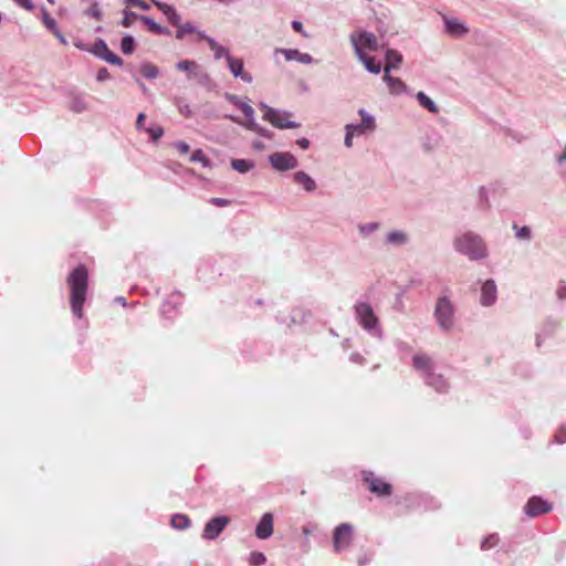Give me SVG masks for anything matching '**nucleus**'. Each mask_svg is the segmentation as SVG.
I'll list each match as a JSON object with an SVG mask.
<instances>
[{
	"mask_svg": "<svg viewBox=\"0 0 566 566\" xmlns=\"http://www.w3.org/2000/svg\"><path fill=\"white\" fill-rule=\"evenodd\" d=\"M412 368L424 385L433 391L440 395L449 392L450 381L432 356L422 352L415 354L412 356Z\"/></svg>",
	"mask_w": 566,
	"mask_h": 566,
	"instance_id": "f257e3e1",
	"label": "nucleus"
},
{
	"mask_svg": "<svg viewBox=\"0 0 566 566\" xmlns=\"http://www.w3.org/2000/svg\"><path fill=\"white\" fill-rule=\"evenodd\" d=\"M70 289L71 313L76 319L84 318V304L88 293V271L85 265L78 264L66 277Z\"/></svg>",
	"mask_w": 566,
	"mask_h": 566,
	"instance_id": "f03ea898",
	"label": "nucleus"
},
{
	"mask_svg": "<svg viewBox=\"0 0 566 566\" xmlns=\"http://www.w3.org/2000/svg\"><path fill=\"white\" fill-rule=\"evenodd\" d=\"M452 291L444 287L438 295L433 308V318L439 331L450 333L455 325V304L452 301Z\"/></svg>",
	"mask_w": 566,
	"mask_h": 566,
	"instance_id": "7ed1b4c3",
	"label": "nucleus"
},
{
	"mask_svg": "<svg viewBox=\"0 0 566 566\" xmlns=\"http://www.w3.org/2000/svg\"><path fill=\"white\" fill-rule=\"evenodd\" d=\"M454 250L471 261L483 260L488 256V247L483 238L473 232L467 231L454 238Z\"/></svg>",
	"mask_w": 566,
	"mask_h": 566,
	"instance_id": "20e7f679",
	"label": "nucleus"
},
{
	"mask_svg": "<svg viewBox=\"0 0 566 566\" xmlns=\"http://www.w3.org/2000/svg\"><path fill=\"white\" fill-rule=\"evenodd\" d=\"M354 316L358 325L371 337L379 340L384 338V331L379 317L376 315L370 303L357 301L354 304Z\"/></svg>",
	"mask_w": 566,
	"mask_h": 566,
	"instance_id": "39448f33",
	"label": "nucleus"
},
{
	"mask_svg": "<svg viewBox=\"0 0 566 566\" xmlns=\"http://www.w3.org/2000/svg\"><path fill=\"white\" fill-rule=\"evenodd\" d=\"M259 107L264 111L263 119L269 122L275 128L286 129L298 128L301 126L300 123L289 119L292 114L287 111L270 107L265 103H260Z\"/></svg>",
	"mask_w": 566,
	"mask_h": 566,
	"instance_id": "423d86ee",
	"label": "nucleus"
},
{
	"mask_svg": "<svg viewBox=\"0 0 566 566\" xmlns=\"http://www.w3.org/2000/svg\"><path fill=\"white\" fill-rule=\"evenodd\" d=\"M356 56L367 55L366 51H377L380 48L377 36L366 30H357L349 35ZM384 45L381 44V48Z\"/></svg>",
	"mask_w": 566,
	"mask_h": 566,
	"instance_id": "0eeeda50",
	"label": "nucleus"
},
{
	"mask_svg": "<svg viewBox=\"0 0 566 566\" xmlns=\"http://www.w3.org/2000/svg\"><path fill=\"white\" fill-rule=\"evenodd\" d=\"M354 541V527L349 523H342L333 531V548L335 553L348 549Z\"/></svg>",
	"mask_w": 566,
	"mask_h": 566,
	"instance_id": "6e6552de",
	"label": "nucleus"
},
{
	"mask_svg": "<svg viewBox=\"0 0 566 566\" xmlns=\"http://www.w3.org/2000/svg\"><path fill=\"white\" fill-rule=\"evenodd\" d=\"M363 481L368 485V490L379 496H389L392 493V486L381 478L375 475L371 471H363Z\"/></svg>",
	"mask_w": 566,
	"mask_h": 566,
	"instance_id": "1a4fd4ad",
	"label": "nucleus"
},
{
	"mask_svg": "<svg viewBox=\"0 0 566 566\" xmlns=\"http://www.w3.org/2000/svg\"><path fill=\"white\" fill-rule=\"evenodd\" d=\"M269 163L279 172L293 170L298 166L297 158L289 151H275L269 156Z\"/></svg>",
	"mask_w": 566,
	"mask_h": 566,
	"instance_id": "9d476101",
	"label": "nucleus"
},
{
	"mask_svg": "<svg viewBox=\"0 0 566 566\" xmlns=\"http://www.w3.org/2000/svg\"><path fill=\"white\" fill-rule=\"evenodd\" d=\"M229 523L230 517L226 515L213 516L206 523L201 537L207 541L217 539Z\"/></svg>",
	"mask_w": 566,
	"mask_h": 566,
	"instance_id": "9b49d317",
	"label": "nucleus"
},
{
	"mask_svg": "<svg viewBox=\"0 0 566 566\" xmlns=\"http://www.w3.org/2000/svg\"><path fill=\"white\" fill-rule=\"evenodd\" d=\"M358 115L360 116V123L347 124L346 127L349 128L357 136H363L365 134L373 133L376 129L375 116L364 108L358 109Z\"/></svg>",
	"mask_w": 566,
	"mask_h": 566,
	"instance_id": "f8f14e48",
	"label": "nucleus"
},
{
	"mask_svg": "<svg viewBox=\"0 0 566 566\" xmlns=\"http://www.w3.org/2000/svg\"><path fill=\"white\" fill-rule=\"evenodd\" d=\"M182 304V295L179 292H174L168 295L161 305L160 313L165 319L172 321L179 314Z\"/></svg>",
	"mask_w": 566,
	"mask_h": 566,
	"instance_id": "ddd939ff",
	"label": "nucleus"
},
{
	"mask_svg": "<svg viewBox=\"0 0 566 566\" xmlns=\"http://www.w3.org/2000/svg\"><path fill=\"white\" fill-rule=\"evenodd\" d=\"M553 510L552 503L541 496H532L524 506V513L530 517H536Z\"/></svg>",
	"mask_w": 566,
	"mask_h": 566,
	"instance_id": "4468645a",
	"label": "nucleus"
},
{
	"mask_svg": "<svg viewBox=\"0 0 566 566\" xmlns=\"http://www.w3.org/2000/svg\"><path fill=\"white\" fill-rule=\"evenodd\" d=\"M444 31L452 38L461 39L469 33V28L465 22L454 17L443 15L442 17Z\"/></svg>",
	"mask_w": 566,
	"mask_h": 566,
	"instance_id": "2eb2a0df",
	"label": "nucleus"
},
{
	"mask_svg": "<svg viewBox=\"0 0 566 566\" xmlns=\"http://www.w3.org/2000/svg\"><path fill=\"white\" fill-rule=\"evenodd\" d=\"M497 300V286L493 279H489L482 283L480 293V304L484 307H490L495 304Z\"/></svg>",
	"mask_w": 566,
	"mask_h": 566,
	"instance_id": "dca6fc26",
	"label": "nucleus"
},
{
	"mask_svg": "<svg viewBox=\"0 0 566 566\" xmlns=\"http://www.w3.org/2000/svg\"><path fill=\"white\" fill-rule=\"evenodd\" d=\"M93 52L96 56L113 65L122 66L124 63L118 55L108 49L104 40L96 41Z\"/></svg>",
	"mask_w": 566,
	"mask_h": 566,
	"instance_id": "f3484780",
	"label": "nucleus"
},
{
	"mask_svg": "<svg viewBox=\"0 0 566 566\" xmlns=\"http://www.w3.org/2000/svg\"><path fill=\"white\" fill-rule=\"evenodd\" d=\"M199 36L208 43L210 50L213 52V59L216 61L226 59L228 62L233 56L228 48L218 43L214 38L207 35L206 32H199Z\"/></svg>",
	"mask_w": 566,
	"mask_h": 566,
	"instance_id": "a211bd4d",
	"label": "nucleus"
},
{
	"mask_svg": "<svg viewBox=\"0 0 566 566\" xmlns=\"http://www.w3.org/2000/svg\"><path fill=\"white\" fill-rule=\"evenodd\" d=\"M226 118H229L230 120L244 126L247 129L252 130L255 134H258V135H260V136H262L264 138H268V139H272L273 138V133L271 130L260 126L255 122V116L254 115H252L250 118H248L244 123L241 122L237 116H233V115H226Z\"/></svg>",
	"mask_w": 566,
	"mask_h": 566,
	"instance_id": "6ab92c4d",
	"label": "nucleus"
},
{
	"mask_svg": "<svg viewBox=\"0 0 566 566\" xmlns=\"http://www.w3.org/2000/svg\"><path fill=\"white\" fill-rule=\"evenodd\" d=\"M274 54H282L287 62H297L301 64H312L314 59L308 53H303L297 49H275Z\"/></svg>",
	"mask_w": 566,
	"mask_h": 566,
	"instance_id": "aec40b11",
	"label": "nucleus"
},
{
	"mask_svg": "<svg viewBox=\"0 0 566 566\" xmlns=\"http://www.w3.org/2000/svg\"><path fill=\"white\" fill-rule=\"evenodd\" d=\"M273 514L270 512L264 513L255 527V536L260 539L270 538L273 534Z\"/></svg>",
	"mask_w": 566,
	"mask_h": 566,
	"instance_id": "412c9836",
	"label": "nucleus"
},
{
	"mask_svg": "<svg viewBox=\"0 0 566 566\" xmlns=\"http://www.w3.org/2000/svg\"><path fill=\"white\" fill-rule=\"evenodd\" d=\"M230 73L235 77L242 80L244 83H252L253 76L249 72H244V63L240 57L232 56L228 62Z\"/></svg>",
	"mask_w": 566,
	"mask_h": 566,
	"instance_id": "4be33fe9",
	"label": "nucleus"
},
{
	"mask_svg": "<svg viewBox=\"0 0 566 566\" xmlns=\"http://www.w3.org/2000/svg\"><path fill=\"white\" fill-rule=\"evenodd\" d=\"M166 17L168 22L171 25L179 24V21L181 20L180 14L177 12L176 8L171 4L158 1V0H150Z\"/></svg>",
	"mask_w": 566,
	"mask_h": 566,
	"instance_id": "5701e85b",
	"label": "nucleus"
},
{
	"mask_svg": "<svg viewBox=\"0 0 566 566\" xmlns=\"http://www.w3.org/2000/svg\"><path fill=\"white\" fill-rule=\"evenodd\" d=\"M410 242L409 234L403 230L389 231L385 238V243L390 247H403Z\"/></svg>",
	"mask_w": 566,
	"mask_h": 566,
	"instance_id": "b1692460",
	"label": "nucleus"
},
{
	"mask_svg": "<svg viewBox=\"0 0 566 566\" xmlns=\"http://www.w3.org/2000/svg\"><path fill=\"white\" fill-rule=\"evenodd\" d=\"M293 180L306 192H313L317 188L316 181L305 171L300 170L293 174Z\"/></svg>",
	"mask_w": 566,
	"mask_h": 566,
	"instance_id": "393cba45",
	"label": "nucleus"
},
{
	"mask_svg": "<svg viewBox=\"0 0 566 566\" xmlns=\"http://www.w3.org/2000/svg\"><path fill=\"white\" fill-rule=\"evenodd\" d=\"M382 80L391 94L401 95L407 93V85L399 77H394L390 73H385Z\"/></svg>",
	"mask_w": 566,
	"mask_h": 566,
	"instance_id": "a878e982",
	"label": "nucleus"
},
{
	"mask_svg": "<svg viewBox=\"0 0 566 566\" xmlns=\"http://www.w3.org/2000/svg\"><path fill=\"white\" fill-rule=\"evenodd\" d=\"M385 60L386 64L384 66V73H390L391 70H396L400 66L402 55L394 49H387L385 52Z\"/></svg>",
	"mask_w": 566,
	"mask_h": 566,
	"instance_id": "bb28decb",
	"label": "nucleus"
},
{
	"mask_svg": "<svg viewBox=\"0 0 566 566\" xmlns=\"http://www.w3.org/2000/svg\"><path fill=\"white\" fill-rule=\"evenodd\" d=\"M189 78L195 80L199 85L206 88H211L213 85L211 76L200 64H198L197 67L192 71V73L189 75Z\"/></svg>",
	"mask_w": 566,
	"mask_h": 566,
	"instance_id": "cd10ccee",
	"label": "nucleus"
},
{
	"mask_svg": "<svg viewBox=\"0 0 566 566\" xmlns=\"http://www.w3.org/2000/svg\"><path fill=\"white\" fill-rule=\"evenodd\" d=\"M224 97L229 103L237 106L243 113L245 119L254 115V109L252 108V106L249 103L242 101L238 95L226 93Z\"/></svg>",
	"mask_w": 566,
	"mask_h": 566,
	"instance_id": "c85d7f7f",
	"label": "nucleus"
},
{
	"mask_svg": "<svg viewBox=\"0 0 566 566\" xmlns=\"http://www.w3.org/2000/svg\"><path fill=\"white\" fill-rule=\"evenodd\" d=\"M69 108L74 113H83L85 112L88 106L85 101L84 94L74 92L71 94Z\"/></svg>",
	"mask_w": 566,
	"mask_h": 566,
	"instance_id": "c756f323",
	"label": "nucleus"
},
{
	"mask_svg": "<svg viewBox=\"0 0 566 566\" xmlns=\"http://www.w3.org/2000/svg\"><path fill=\"white\" fill-rule=\"evenodd\" d=\"M307 317H308V313L303 310V308H293L291 314H290V321H287L286 318H280V322L282 324H286L289 326L291 325H296V324H302L304 322L307 321Z\"/></svg>",
	"mask_w": 566,
	"mask_h": 566,
	"instance_id": "7c9ffc66",
	"label": "nucleus"
},
{
	"mask_svg": "<svg viewBox=\"0 0 566 566\" xmlns=\"http://www.w3.org/2000/svg\"><path fill=\"white\" fill-rule=\"evenodd\" d=\"M175 27L177 28L176 39L178 40H182L187 34L197 33L199 35V32H202L193 22L190 21L182 23L180 20L179 24H176Z\"/></svg>",
	"mask_w": 566,
	"mask_h": 566,
	"instance_id": "2f4dec72",
	"label": "nucleus"
},
{
	"mask_svg": "<svg viewBox=\"0 0 566 566\" xmlns=\"http://www.w3.org/2000/svg\"><path fill=\"white\" fill-rule=\"evenodd\" d=\"M419 105L432 114L439 113V107L424 92L420 91L416 95Z\"/></svg>",
	"mask_w": 566,
	"mask_h": 566,
	"instance_id": "473e14b6",
	"label": "nucleus"
},
{
	"mask_svg": "<svg viewBox=\"0 0 566 566\" xmlns=\"http://www.w3.org/2000/svg\"><path fill=\"white\" fill-rule=\"evenodd\" d=\"M558 327H559L558 321L555 318L548 317L543 322L538 332L541 334H543L544 336H546L547 338H549L551 336H553L556 333Z\"/></svg>",
	"mask_w": 566,
	"mask_h": 566,
	"instance_id": "72a5a7b5",
	"label": "nucleus"
},
{
	"mask_svg": "<svg viewBox=\"0 0 566 566\" xmlns=\"http://www.w3.org/2000/svg\"><path fill=\"white\" fill-rule=\"evenodd\" d=\"M357 59L364 64L366 70L371 74H379L382 66L380 62H376L374 57L368 55H360Z\"/></svg>",
	"mask_w": 566,
	"mask_h": 566,
	"instance_id": "f704fd0d",
	"label": "nucleus"
},
{
	"mask_svg": "<svg viewBox=\"0 0 566 566\" xmlns=\"http://www.w3.org/2000/svg\"><path fill=\"white\" fill-rule=\"evenodd\" d=\"M139 20L155 34H170V31L167 28L161 27L150 17L140 15Z\"/></svg>",
	"mask_w": 566,
	"mask_h": 566,
	"instance_id": "c9c22d12",
	"label": "nucleus"
},
{
	"mask_svg": "<svg viewBox=\"0 0 566 566\" xmlns=\"http://www.w3.org/2000/svg\"><path fill=\"white\" fill-rule=\"evenodd\" d=\"M231 167L240 174H245L255 167V163L251 159H232Z\"/></svg>",
	"mask_w": 566,
	"mask_h": 566,
	"instance_id": "e433bc0d",
	"label": "nucleus"
},
{
	"mask_svg": "<svg viewBox=\"0 0 566 566\" xmlns=\"http://www.w3.org/2000/svg\"><path fill=\"white\" fill-rule=\"evenodd\" d=\"M190 518L185 514H174L170 518V524L175 530H187L190 526Z\"/></svg>",
	"mask_w": 566,
	"mask_h": 566,
	"instance_id": "4c0bfd02",
	"label": "nucleus"
},
{
	"mask_svg": "<svg viewBox=\"0 0 566 566\" xmlns=\"http://www.w3.org/2000/svg\"><path fill=\"white\" fill-rule=\"evenodd\" d=\"M380 228V223L379 222H367V223H361V224H358L357 229H358V233L360 234L361 238L364 239H367L369 238L374 232H376L378 229Z\"/></svg>",
	"mask_w": 566,
	"mask_h": 566,
	"instance_id": "58836bf2",
	"label": "nucleus"
},
{
	"mask_svg": "<svg viewBox=\"0 0 566 566\" xmlns=\"http://www.w3.org/2000/svg\"><path fill=\"white\" fill-rule=\"evenodd\" d=\"M142 75L147 80H155L159 75V70L156 65L150 62H144L140 65Z\"/></svg>",
	"mask_w": 566,
	"mask_h": 566,
	"instance_id": "ea45409f",
	"label": "nucleus"
},
{
	"mask_svg": "<svg viewBox=\"0 0 566 566\" xmlns=\"http://www.w3.org/2000/svg\"><path fill=\"white\" fill-rule=\"evenodd\" d=\"M120 50L125 55L132 54L135 50V39L129 34L124 35L120 42Z\"/></svg>",
	"mask_w": 566,
	"mask_h": 566,
	"instance_id": "a19ab883",
	"label": "nucleus"
},
{
	"mask_svg": "<svg viewBox=\"0 0 566 566\" xmlns=\"http://www.w3.org/2000/svg\"><path fill=\"white\" fill-rule=\"evenodd\" d=\"M513 229L518 240L530 241L532 239V230L528 226L518 227L517 224H513Z\"/></svg>",
	"mask_w": 566,
	"mask_h": 566,
	"instance_id": "79ce46f5",
	"label": "nucleus"
},
{
	"mask_svg": "<svg viewBox=\"0 0 566 566\" xmlns=\"http://www.w3.org/2000/svg\"><path fill=\"white\" fill-rule=\"evenodd\" d=\"M199 63L195 60H181L176 64V69L181 72H186L188 76L197 67Z\"/></svg>",
	"mask_w": 566,
	"mask_h": 566,
	"instance_id": "37998d69",
	"label": "nucleus"
},
{
	"mask_svg": "<svg viewBox=\"0 0 566 566\" xmlns=\"http://www.w3.org/2000/svg\"><path fill=\"white\" fill-rule=\"evenodd\" d=\"M84 14L87 17H91L97 21L102 20V18H103V12H102L99 4L96 0H92V4L90 6V8H87L84 11Z\"/></svg>",
	"mask_w": 566,
	"mask_h": 566,
	"instance_id": "c03bdc74",
	"label": "nucleus"
},
{
	"mask_svg": "<svg viewBox=\"0 0 566 566\" xmlns=\"http://www.w3.org/2000/svg\"><path fill=\"white\" fill-rule=\"evenodd\" d=\"M500 542V537L496 533L490 534L486 537L483 538L481 542V549L482 551H489L493 547H495Z\"/></svg>",
	"mask_w": 566,
	"mask_h": 566,
	"instance_id": "a18cd8bd",
	"label": "nucleus"
},
{
	"mask_svg": "<svg viewBox=\"0 0 566 566\" xmlns=\"http://www.w3.org/2000/svg\"><path fill=\"white\" fill-rule=\"evenodd\" d=\"M190 161L192 163H200L202 167H210V160L206 157L202 149H196L191 156Z\"/></svg>",
	"mask_w": 566,
	"mask_h": 566,
	"instance_id": "49530a36",
	"label": "nucleus"
},
{
	"mask_svg": "<svg viewBox=\"0 0 566 566\" xmlns=\"http://www.w3.org/2000/svg\"><path fill=\"white\" fill-rule=\"evenodd\" d=\"M248 560L251 566H261L266 563V556L261 552H252Z\"/></svg>",
	"mask_w": 566,
	"mask_h": 566,
	"instance_id": "de8ad7c7",
	"label": "nucleus"
},
{
	"mask_svg": "<svg viewBox=\"0 0 566 566\" xmlns=\"http://www.w3.org/2000/svg\"><path fill=\"white\" fill-rule=\"evenodd\" d=\"M42 22L51 32L56 31L57 24L55 20L49 14L46 9H42Z\"/></svg>",
	"mask_w": 566,
	"mask_h": 566,
	"instance_id": "09e8293b",
	"label": "nucleus"
},
{
	"mask_svg": "<svg viewBox=\"0 0 566 566\" xmlns=\"http://www.w3.org/2000/svg\"><path fill=\"white\" fill-rule=\"evenodd\" d=\"M123 19L120 21V25H123L124 28H130L132 24H133V19H138L139 20V17L137 13L130 11V10H127L125 9L123 11Z\"/></svg>",
	"mask_w": 566,
	"mask_h": 566,
	"instance_id": "8fccbe9b",
	"label": "nucleus"
},
{
	"mask_svg": "<svg viewBox=\"0 0 566 566\" xmlns=\"http://www.w3.org/2000/svg\"><path fill=\"white\" fill-rule=\"evenodd\" d=\"M553 442L557 444H564L566 442V426L563 424L558 428L554 434Z\"/></svg>",
	"mask_w": 566,
	"mask_h": 566,
	"instance_id": "3c124183",
	"label": "nucleus"
},
{
	"mask_svg": "<svg viewBox=\"0 0 566 566\" xmlns=\"http://www.w3.org/2000/svg\"><path fill=\"white\" fill-rule=\"evenodd\" d=\"M555 294H556V297L558 301H560V302L566 301V282L565 281H560L558 283Z\"/></svg>",
	"mask_w": 566,
	"mask_h": 566,
	"instance_id": "603ef678",
	"label": "nucleus"
},
{
	"mask_svg": "<svg viewBox=\"0 0 566 566\" xmlns=\"http://www.w3.org/2000/svg\"><path fill=\"white\" fill-rule=\"evenodd\" d=\"M153 140H158L164 135V129L160 126H151L147 128Z\"/></svg>",
	"mask_w": 566,
	"mask_h": 566,
	"instance_id": "864d4df0",
	"label": "nucleus"
},
{
	"mask_svg": "<svg viewBox=\"0 0 566 566\" xmlns=\"http://www.w3.org/2000/svg\"><path fill=\"white\" fill-rule=\"evenodd\" d=\"M209 202L216 207H228L231 203L229 199L218 197L210 198Z\"/></svg>",
	"mask_w": 566,
	"mask_h": 566,
	"instance_id": "5fc2aeb1",
	"label": "nucleus"
},
{
	"mask_svg": "<svg viewBox=\"0 0 566 566\" xmlns=\"http://www.w3.org/2000/svg\"><path fill=\"white\" fill-rule=\"evenodd\" d=\"M357 136L356 134H354L349 128H347L345 126V138H344V144L347 148H350L353 146V138Z\"/></svg>",
	"mask_w": 566,
	"mask_h": 566,
	"instance_id": "6e6d98bb",
	"label": "nucleus"
},
{
	"mask_svg": "<svg viewBox=\"0 0 566 566\" xmlns=\"http://www.w3.org/2000/svg\"><path fill=\"white\" fill-rule=\"evenodd\" d=\"M111 78V74L109 72L107 71V69L105 67H102L98 70L97 74H96V80L98 82H104V81H107Z\"/></svg>",
	"mask_w": 566,
	"mask_h": 566,
	"instance_id": "4d7b16f0",
	"label": "nucleus"
},
{
	"mask_svg": "<svg viewBox=\"0 0 566 566\" xmlns=\"http://www.w3.org/2000/svg\"><path fill=\"white\" fill-rule=\"evenodd\" d=\"M174 147L178 149L181 154H188L190 150L189 145L186 142L178 140L174 143Z\"/></svg>",
	"mask_w": 566,
	"mask_h": 566,
	"instance_id": "13d9d810",
	"label": "nucleus"
},
{
	"mask_svg": "<svg viewBox=\"0 0 566 566\" xmlns=\"http://www.w3.org/2000/svg\"><path fill=\"white\" fill-rule=\"evenodd\" d=\"M349 360L354 364L364 365L366 363L365 357L359 353H353L349 356Z\"/></svg>",
	"mask_w": 566,
	"mask_h": 566,
	"instance_id": "bf43d9fd",
	"label": "nucleus"
},
{
	"mask_svg": "<svg viewBox=\"0 0 566 566\" xmlns=\"http://www.w3.org/2000/svg\"><path fill=\"white\" fill-rule=\"evenodd\" d=\"M479 198L482 203H485L489 207V192L485 187L479 188Z\"/></svg>",
	"mask_w": 566,
	"mask_h": 566,
	"instance_id": "052dcab7",
	"label": "nucleus"
},
{
	"mask_svg": "<svg viewBox=\"0 0 566 566\" xmlns=\"http://www.w3.org/2000/svg\"><path fill=\"white\" fill-rule=\"evenodd\" d=\"M13 1L28 11H31L34 9V4L31 0H13Z\"/></svg>",
	"mask_w": 566,
	"mask_h": 566,
	"instance_id": "680f3d73",
	"label": "nucleus"
},
{
	"mask_svg": "<svg viewBox=\"0 0 566 566\" xmlns=\"http://www.w3.org/2000/svg\"><path fill=\"white\" fill-rule=\"evenodd\" d=\"M371 560V555L368 553H364L357 558L358 566H365Z\"/></svg>",
	"mask_w": 566,
	"mask_h": 566,
	"instance_id": "e2e57ef3",
	"label": "nucleus"
},
{
	"mask_svg": "<svg viewBox=\"0 0 566 566\" xmlns=\"http://www.w3.org/2000/svg\"><path fill=\"white\" fill-rule=\"evenodd\" d=\"M291 24H292V28H293L296 32L301 33V34H302V35H304V36H306V35H307V34L305 33L304 29H303V24H302V22H301V21H296V20H294V21H292V23H291Z\"/></svg>",
	"mask_w": 566,
	"mask_h": 566,
	"instance_id": "0e129e2a",
	"label": "nucleus"
},
{
	"mask_svg": "<svg viewBox=\"0 0 566 566\" xmlns=\"http://www.w3.org/2000/svg\"><path fill=\"white\" fill-rule=\"evenodd\" d=\"M546 339H547L546 336H544L543 334L537 332L536 335H535V345H536V347L539 348Z\"/></svg>",
	"mask_w": 566,
	"mask_h": 566,
	"instance_id": "69168bd1",
	"label": "nucleus"
},
{
	"mask_svg": "<svg viewBox=\"0 0 566 566\" xmlns=\"http://www.w3.org/2000/svg\"><path fill=\"white\" fill-rule=\"evenodd\" d=\"M397 348L400 353H408L411 350V347L409 344L405 343V342H398L397 343Z\"/></svg>",
	"mask_w": 566,
	"mask_h": 566,
	"instance_id": "338daca9",
	"label": "nucleus"
},
{
	"mask_svg": "<svg viewBox=\"0 0 566 566\" xmlns=\"http://www.w3.org/2000/svg\"><path fill=\"white\" fill-rule=\"evenodd\" d=\"M54 34V36L60 41V43L66 45L67 44V40L66 38L61 33V31L59 30V28L56 29V31H53L52 32Z\"/></svg>",
	"mask_w": 566,
	"mask_h": 566,
	"instance_id": "774afa93",
	"label": "nucleus"
}]
</instances>
